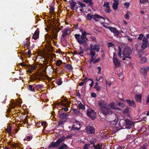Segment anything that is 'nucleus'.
I'll return each instance as SVG.
<instances>
[{
  "label": "nucleus",
  "mask_w": 149,
  "mask_h": 149,
  "mask_svg": "<svg viewBox=\"0 0 149 149\" xmlns=\"http://www.w3.org/2000/svg\"><path fill=\"white\" fill-rule=\"evenodd\" d=\"M87 35V33L86 31L82 32L81 35L78 34L74 35V37L77 40V42L80 45H84V47H85L87 44L86 40H88L86 36Z\"/></svg>",
  "instance_id": "nucleus-1"
},
{
  "label": "nucleus",
  "mask_w": 149,
  "mask_h": 149,
  "mask_svg": "<svg viewBox=\"0 0 149 149\" xmlns=\"http://www.w3.org/2000/svg\"><path fill=\"white\" fill-rule=\"evenodd\" d=\"M132 53L130 48L127 47H125L123 50L122 54L123 55V58H122L123 61L125 60L126 58H131L129 56Z\"/></svg>",
  "instance_id": "nucleus-2"
},
{
  "label": "nucleus",
  "mask_w": 149,
  "mask_h": 149,
  "mask_svg": "<svg viewBox=\"0 0 149 149\" xmlns=\"http://www.w3.org/2000/svg\"><path fill=\"white\" fill-rule=\"evenodd\" d=\"M64 136L61 137L57 140L56 142H51L49 147L53 148H57L60 145V143L64 140Z\"/></svg>",
  "instance_id": "nucleus-3"
},
{
  "label": "nucleus",
  "mask_w": 149,
  "mask_h": 149,
  "mask_svg": "<svg viewBox=\"0 0 149 149\" xmlns=\"http://www.w3.org/2000/svg\"><path fill=\"white\" fill-rule=\"evenodd\" d=\"M87 114L93 120L95 119L96 116V113L94 110L90 108L87 110Z\"/></svg>",
  "instance_id": "nucleus-4"
},
{
  "label": "nucleus",
  "mask_w": 149,
  "mask_h": 149,
  "mask_svg": "<svg viewBox=\"0 0 149 149\" xmlns=\"http://www.w3.org/2000/svg\"><path fill=\"white\" fill-rule=\"evenodd\" d=\"M71 32V30L70 28L65 29L62 31V34L61 36V39L64 40H65V37L67 35L69 36Z\"/></svg>",
  "instance_id": "nucleus-5"
},
{
  "label": "nucleus",
  "mask_w": 149,
  "mask_h": 149,
  "mask_svg": "<svg viewBox=\"0 0 149 149\" xmlns=\"http://www.w3.org/2000/svg\"><path fill=\"white\" fill-rule=\"evenodd\" d=\"M81 124L78 122L74 123V124L72 125L70 130L77 131L79 130L81 128Z\"/></svg>",
  "instance_id": "nucleus-6"
},
{
  "label": "nucleus",
  "mask_w": 149,
  "mask_h": 149,
  "mask_svg": "<svg viewBox=\"0 0 149 149\" xmlns=\"http://www.w3.org/2000/svg\"><path fill=\"white\" fill-rule=\"evenodd\" d=\"M124 125L127 128H130L133 126V123L130 120L126 119L124 120Z\"/></svg>",
  "instance_id": "nucleus-7"
},
{
  "label": "nucleus",
  "mask_w": 149,
  "mask_h": 149,
  "mask_svg": "<svg viewBox=\"0 0 149 149\" xmlns=\"http://www.w3.org/2000/svg\"><path fill=\"white\" fill-rule=\"evenodd\" d=\"M101 111L105 115H109L113 113V112L111 109L107 107L102 109Z\"/></svg>",
  "instance_id": "nucleus-8"
},
{
  "label": "nucleus",
  "mask_w": 149,
  "mask_h": 149,
  "mask_svg": "<svg viewBox=\"0 0 149 149\" xmlns=\"http://www.w3.org/2000/svg\"><path fill=\"white\" fill-rule=\"evenodd\" d=\"M113 60L115 68L119 67L120 65V62L116 57L115 53H113Z\"/></svg>",
  "instance_id": "nucleus-9"
},
{
  "label": "nucleus",
  "mask_w": 149,
  "mask_h": 149,
  "mask_svg": "<svg viewBox=\"0 0 149 149\" xmlns=\"http://www.w3.org/2000/svg\"><path fill=\"white\" fill-rule=\"evenodd\" d=\"M85 130L86 132L89 134H94L95 132L94 128L90 125L87 126L86 127Z\"/></svg>",
  "instance_id": "nucleus-10"
},
{
  "label": "nucleus",
  "mask_w": 149,
  "mask_h": 149,
  "mask_svg": "<svg viewBox=\"0 0 149 149\" xmlns=\"http://www.w3.org/2000/svg\"><path fill=\"white\" fill-rule=\"evenodd\" d=\"M149 71V67L148 66H147L146 67H143L141 68L140 70L141 74L145 76H146L147 72Z\"/></svg>",
  "instance_id": "nucleus-11"
},
{
  "label": "nucleus",
  "mask_w": 149,
  "mask_h": 149,
  "mask_svg": "<svg viewBox=\"0 0 149 149\" xmlns=\"http://www.w3.org/2000/svg\"><path fill=\"white\" fill-rule=\"evenodd\" d=\"M105 27L109 29L111 32H113L114 33L116 34L117 36H118L121 33V32L119 31L116 28L112 27L111 26L107 27L106 26H105Z\"/></svg>",
  "instance_id": "nucleus-12"
},
{
  "label": "nucleus",
  "mask_w": 149,
  "mask_h": 149,
  "mask_svg": "<svg viewBox=\"0 0 149 149\" xmlns=\"http://www.w3.org/2000/svg\"><path fill=\"white\" fill-rule=\"evenodd\" d=\"M99 106L100 107L101 111L106 107L107 105L106 102L103 100H101L99 101L98 103Z\"/></svg>",
  "instance_id": "nucleus-13"
},
{
  "label": "nucleus",
  "mask_w": 149,
  "mask_h": 149,
  "mask_svg": "<svg viewBox=\"0 0 149 149\" xmlns=\"http://www.w3.org/2000/svg\"><path fill=\"white\" fill-rule=\"evenodd\" d=\"M68 117V115L67 113H62L60 115V119L63 120L64 122L66 121Z\"/></svg>",
  "instance_id": "nucleus-14"
},
{
  "label": "nucleus",
  "mask_w": 149,
  "mask_h": 149,
  "mask_svg": "<svg viewBox=\"0 0 149 149\" xmlns=\"http://www.w3.org/2000/svg\"><path fill=\"white\" fill-rule=\"evenodd\" d=\"M115 105V102H113L109 104L108 106L109 107H110L112 109L116 110L119 111H121V109H120L117 107Z\"/></svg>",
  "instance_id": "nucleus-15"
},
{
  "label": "nucleus",
  "mask_w": 149,
  "mask_h": 149,
  "mask_svg": "<svg viewBox=\"0 0 149 149\" xmlns=\"http://www.w3.org/2000/svg\"><path fill=\"white\" fill-rule=\"evenodd\" d=\"M93 19L96 22H98L99 21V19H104V18L102 16H100L97 14H95L94 15H93Z\"/></svg>",
  "instance_id": "nucleus-16"
},
{
  "label": "nucleus",
  "mask_w": 149,
  "mask_h": 149,
  "mask_svg": "<svg viewBox=\"0 0 149 149\" xmlns=\"http://www.w3.org/2000/svg\"><path fill=\"white\" fill-rule=\"evenodd\" d=\"M125 101L127 103L129 106L133 107L134 108L136 107V104L134 101H131L128 99L126 100Z\"/></svg>",
  "instance_id": "nucleus-17"
},
{
  "label": "nucleus",
  "mask_w": 149,
  "mask_h": 149,
  "mask_svg": "<svg viewBox=\"0 0 149 149\" xmlns=\"http://www.w3.org/2000/svg\"><path fill=\"white\" fill-rule=\"evenodd\" d=\"M142 96L141 94L138 95L136 94L135 95V98L137 102L141 103L142 102Z\"/></svg>",
  "instance_id": "nucleus-18"
},
{
  "label": "nucleus",
  "mask_w": 149,
  "mask_h": 149,
  "mask_svg": "<svg viewBox=\"0 0 149 149\" xmlns=\"http://www.w3.org/2000/svg\"><path fill=\"white\" fill-rule=\"evenodd\" d=\"M39 30L37 29L33 36V38L34 40L37 39L39 37Z\"/></svg>",
  "instance_id": "nucleus-19"
},
{
  "label": "nucleus",
  "mask_w": 149,
  "mask_h": 149,
  "mask_svg": "<svg viewBox=\"0 0 149 149\" xmlns=\"http://www.w3.org/2000/svg\"><path fill=\"white\" fill-rule=\"evenodd\" d=\"M114 1H115V2L113 3L112 5V7L114 10H116L117 9L119 4L118 0H114Z\"/></svg>",
  "instance_id": "nucleus-20"
},
{
  "label": "nucleus",
  "mask_w": 149,
  "mask_h": 149,
  "mask_svg": "<svg viewBox=\"0 0 149 149\" xmlns=\"http://www.w3.org/2000/svg\"><path fill=\"white\" fill-rule=\"evenodd\" d=\"M82 2L89 3V6L91 7L92 6L93 4L92 0H83Z\"/></svg>",
  "instance_id": "nucleus-21"
},
{
  "label": "nucleus",
  "mask_w": 149,
  "mask_h": 149,
  "mask_svg": "<svg viewBox=\"0 0 149 149\" xmlns=\"http://www.w3.org/2000/svg\"><path fill=\"white\" fill-rule=\"evenodd\" d=\"M100 49L99 45L98 44H95L94 45L93 51H95L97 52H99Z\"/></svg>",
  "instance_id": "nucleus-22"
},
{
  "label": "nucleus",
  "mask_w": 149,
  "mask_h": 149,
  "mask_svg": "<svg viewBox=\"0 0 149 149\" xmlns=\"http://www.w3.org/2000/svg\"><path fill=\"white\" fill-rule=\"evenodd\" d=\"M35 68L36 66L35 65H32L31 66L30 68H29L28 72L29 73H31L35 69Z\"/></svg>",
  "instance_id": "nucleus-23"
},
{
  "label": "nucleus",
  "mask_w": 149,
  "mask_h": 149,
  "mask_svg": "<svg viewBox=\"0 0 149 149\" xmlns=\"http://www.w3.org/2000/svg\"><path fill=\"white\" fill-rule=\"evenodd\" d=\"M27 88L29 91H33L35 92V89L34 88L32 87V86H31V85H29L27 86Z\"/></svg>",
  "instance_id": "nucleus-24"
},
{
  "label": "nucleus",
  "mask_w": 149,
  "mask_h": 149,
  "mask_svg": "<svg viewBox=\"0 0 149 149\" xmlns=\"http://www.w3.org/2000/svg\"><path fill=\"white\" fill-rule=\"evenodd\" d=\"M129 112L130 111L129 109L127 107L124 110L123 113L125 115L127 116L129 115Z\"/></svg>",
  "instance_id": "nucleus-25"
},
{
  "label": "nucleus",
  "mask_w": 149,
  "mask_h": 149,
  "mask_svg": "<svg viewBox=\"0 0 149 149\" xmlns=\"http://www.w3.org/2000/svg\"><path fill=\"white\" fill-rule=\"evenodd\" d=\"M61 79V78H59L56 80V82L58 85H60L62 84L63 82Z\"/></svg>",
  "instance_id": "nucleus-26"
},
{
  "label": "nucleus",
  "mask_w": 149,
  "mask_h": 149,
  "mask_svg": "<svg viewBox=\"0 0 149 149\" xmlns=\"http://www.w3.org/2000/svg\"><path fill=\"white\" fill-rule=\"evenodd\" d=\"M141 58L140 60V62L141 63H144L147 61V58L146 57H142L141 56H140Z\"/></svg>",
  "instance_id": "nucleus-27"
},
{
  "label": "nucleus",
  "mask_w": 149,
  "mask_h": 149,
  "mask_svg": "<svg viewBox=\"0 0 149 149\" xmlns=\"http://www.w3.org/2000/svg\"><path fill=\"white\" fill-rule=\"evenodd\" d=\"M76 3L75 2H74V3H70V5L71 6L70 9L72 10H74V7L76 6Z\"/></svg>",
  "instance_id": "nucleus-28"
},
{
  "label": "nucleus",
  "mask_w": 149,
  "mask_h": 149,
  "mask_svg": "<svg viewBox=\"0 0 149 149\" xmlns=\"http://www.w3.org/2000/svg\"><path fill=\"white\" fill-rule=\"evenodd\" d=\"M73 112L76 115H77L80 113V111L79 109H72Z\"/></svg>",
  "instance_id": "nucleus-29"
},
{
  "label": "nucleus",
  "mask_w": 149,
  "mask_h": 149,
  "mask_svg": "<svg viewBox=\"0 0 149 149\" xmlns=\"http://www.w3.org/2000/svg\"><path fill=\"white\" fill-rule=\"evenodd\" d=\"M130 13V12L129 11H127L126 15H125V17L127 19H129L130 18L129 15Z\"/></svg>",
  "instance_id": "nucleus-30"
},
{
  "label": "nucleus",
  "mask_w": 149,
  "mask_h": 149,
  "mask_svg": "<svg viewBox=\"0 0 149 149\" xmlns=\"http://www.w3.org/2000/svg\"><path fill=\"white\" fill-rule=\"evenodd\" d=\"M118 56L120 58H121V53H122V50L120 46H118Z\"/></svg>",
  "instance_id": "nucleus-31"
},
{
  "label": "nucleus",
  "mask_w": 149,
  "mask_h": 149,
  "mask_svg": "<svg viewBox=\"0 0 149 149\" xmlns=\"http://www.w3.org/2000/svg\"><path fill=\"white\" fill-rule=\"evenodd\" d=\"M87 19V20H91L92 18H93V15H91V14L88 13L86 16Z\"/></svg>",
  "instance_id": "nucleus-32"
},
{
  "label": "nucleus",
  "mask_w": 149,
  "mask_h": 149,
  "mask_svg": "<svg viewBox=\"0 0 149 149\" xmlns=\"http://www.w3.org/2000/svg\"><path fill=\"white\" fill-rule=\"evenodd\" d=\"M67 145L65 144H63L58 149H67Z\"/></svg>",
  "instance_id": "nucleus-33"
},
{
  "label": "nucleus",
  "mask_w": 149,
  "mask_h": 149,
  "mask_svg": "<svg viewBox=\"0 0 149 149\" xmlns=\"http://www.w3.org/2000/svg\"><path fill=\"white\" fill-rule=\"evenodd\" d=\"M30 40V37L27 38L26 39V41L27 43H26L25 44H24V45L25 46H27V47L28 48H29V44L30 42H29V41Z\"/></svg>",
  "instance_id": "nucleus-34"
},
{
  "label": "nucleus",
  "mask_w": 149,
  "mask_h": 149,
  "mask_svg": "<svg viewBox=\"0 0 149 149\" xmlns=\"http://www.w3.org/2000/svg\"><path fill=\"white\" fill-rule=\"evenodd\" d=\"M147 43H143L141 46L142 49L144 50L147 47Z\"/></svg>",
  "instance_id": "nucleus-35"
},
{
  "label": "nucleus",
  "mask_w": 149,
  "mask_h": 149,
  "mask_svg": "<svg viewBox=\"0 0 149 149\" xmlns=\"http://www.w3.org/2000/svg\"><path fill=\"white\" fill-rule=\"evenodd\" d=\"M78 107L80 109H84L85 108L84 105L81 103H80L79 104Z\"/></svg>",
  "instance_id": "nucleus-36"
},
{
  "label": "nucleus",
  "mask_w": 149,
  "mask_h": 149,
  "mask_svg": "<svg viewBox=\"0 0 149 149\" xmlns=\"http://www.w3.org/2000/svg\"><path fill=\"white\" fill-rule=\"evenodd\" d=\"M109 3L104 1V4L103 7H106V8L110 7L109 6Z\"/></svg>",
  "instance_id": "nucleus-37"
},
{
  "label": "nucleus",
  "mask_w": 149,
  "mask_h": 149,
  "mask_svg": "<svg viewBox=\"0 0 149 149\" xmlns=\"http://www.w3.org/2000/svg\"><path fill=\"white\" fill-rule=\"evenodd\" d=\"M56 62V65L57 66H60L62 63V61L60 60L57 61Z\"/></svg>",
  "instance_id": "nucleus-38"
},
{
  "label": "nucleus",
  "mask_w": 149,
  "mask_h": 149,
  "mask_svg": "<svg viewBox=\"0 0 149 149\" xmlns=\"http://www.w3.org/2000/svg\"><path fill=\"white\" fill-rule=\"evenodd\" d=\"M117 104L122 107H124L125 106L124 104L121 102H119Z\"/></svg>",
  "instance_id": "nucleus-39"
},
{
  "label": "nucleus",
  "mask_w": 149,
  "mask_h": 149,
  "mask_svg": "<svg viewBox=\"0 0 149 149\" xmlns=\"http://www.w3.org/2000/svg\"><path fill=\"white\" fill-rule=\"evenodd\" d=\"M78 3L79 4L80 6V7L82 8H83L84 7H85L86 6V5L84 3L80 2L79 1H78Z\"/></svg>",
  "instance_id": "nucleus-40"
},
{
  "label": "nucleus",
  "mask_w": 149,
  "mask_h": 149,
  "mask_svg": "<svg viewBox=\"0 0 149 149\" xmlns=\"http://www.w3.org/2000/svg\"><path fill=\"white\" fill-rule=\"evenodd\" d=\"M148 147V144L147 143H145L144 145L141 146V149H146Z\"/></svg>",
  "instance_id": "nucleus-41"
},
{
  "label": "nucleus",
  "mask_w": 149,
  "mask_h": 149,
  "mask_svg": "<svg viewBox=\"0 0 149 149\" xmlns=\"http://www.w3.org/2000/svg\"><path fill=\"white\" fill-rule=\"evenodd\" d=\"M90 144L89 143L85 144L84 147V149H88Z\"/></svg>",
  "instance_id": "nucleus-42"
},
{
  "label": "nucleus",
  "mask_w": 149,
  "mask_h": 149,
  "mask_svg": "<svg viewBox=\"0 0 149 149\" xmlns=\"http://www.w3.org/2000/svg\"><path fill=\"white\" fill-rule=\"evenodd\" d=\"M65 67L68 69H72V67L69 64H67L65 65Z\"/></svg>",
  "instance_id": "nucleus-43"
},
{
  "label": "nucleus",
  "mask_w": 149,
  "mask_h": 149,
  "mask_svg": "<svg viewBox=\"0 0 149 149\" xmlns=\"http://www.w3.org/2000/svg\"><path fill=\"white\" fill-rule=\"evenodd\" d=\"M96 146L97 149H102V145L100 143H98L97 145H96Z\"/></svg>",
  "instance_id": "nucleus-44"
},
{
  "label": "nucleus",
  "mask_w": 149,
  "mask_h": 149,
  "mask_svg": "<svg viewBox=\"0 0 149 149\" xmlns=\"http://www.w3.org/2000/svg\"><path fill=\"white\" fill-rule=\"evenodd\" d=\"M52 36L54 39H56L57 38V35L55 32L53 33Z\"/></svg>",
  "instance_id": "nucleus-45"
},
{
  "label": "nucleus",
  "mask_w": 149,
  "mask_h": 149,
  "mask_svg": "<svg viewBox=\"0 0 149 149\" xmlns=\"http://www.w3.org/2000/svg\"><path fill=\"white\" fill-rule=\"evenodd\" d=\"M105 11L106 13H109L111 11L110 10V7L106 8V9H105Z\"/></svg>",
  "instance_id": "nucleus-46"
},
{
  "label": "nucleus",
  "mask_w": 149,
  "mask_h": 149,
  "mask_svg": "<svg viewBox=\"0 0 149 149\" xmlns=\"http://www.w3.org/2000/svg\"><path fill=\"white\" fill-rule=\"evenodd\" d=\"M100 59L101 58H98L97 59L95 60L94 61H93V63H96L97 62H99L100 61Z\"/></svg>",
  "instance_id": "nucleus-47"
},
{
  "label": "nucleus",
  "mask_w": 149,
  "mask_h": 149,
  "mask_svg": "<svg viewBox=\"0 0 149 149\" xmlns=\"http://www.w3.org/2000/svg\"><path fill=\"white\" fill-rule=\"evenodd\" d=\"M42 87V86L39 84L36 85V89H41Z\"/></svg>",
  "instance_id": "nucleus-48"
},
{
  "label": "nucleus",
  "mask_w": 149,
  "mask_h": 149,
  "mask_svg": "<svg viewBox=\"0 0 149 149\" xmlns=\"http://www.w3.org/2000/svg\"><path fill=\"white\" fill-rule=\"evenodd\" d=\"M107 44L108 45V47H112L114 45L113 43L111 42H108Z\"/></svg>",
  "instance_id": "nucleus-49"
},
{
  "label": "nucleus",
  "mask_w": 149,
  "mask_h": 149,
  "mask_svg": "<svg viewBox=\"0 0 149 149\" xmlns=\"http://www.w3.org/2000/svg\"><path fill=\"white\" fill-rule=\"evenodd\" d=\"M124 146H121L119 145H117L116 146L117 149H124Z\"/></svg>",
  "instance_id": "nucleus-50"
},
{
  "label": "nucleus",
  "mask_w": 149,
  "mask_h": 149,
  "mask_svg": "<svg viewBox=\"0 0 149 149\" xmlns=\"http://www.w3.org/2000/svg\"><path fill=\"white\" fill-rule=\"evenodd\" d=\"M124 5L126 8H127L130 6V4L129 2H125Z\"/></svg>",
  "instance_id": "nucleus-51"
},
{
  "label": "nucleus",
  "mask_w": 149,
  "mask_h": 149,
  "mask_svg": "<svg viewBox=\"0 0 149 149\" xmlns=\"http://www.w3.org/2000/svg\"><path fill=\"white\" fill-rule=\"evenodd\" d=\"M64 121L63 120H60L58 122V124L60 126H61V125H63V122Z\"/></svg>",
  "instance_id": "nucleus-52"
},
{
  "label": "nucleus",
  "mask_w": 149,
  "mask_h": 149,
  "mask_svg": "<svg viewBox=\"0 0 149 149\" xmlns=\"http://www.w3.org/2000/svg\"><path fill=\"white\" fill-rule=\"evenodd\" d=\"M143 37V34H141L139 35V36L138 37L137 39L139 40H141Z\"/></svg>",
  "instance_id": "nucleus-53"
},
{
  "label": "nucleus",
  "mask_w": 149,
  "mask_h": 149,
  "mask_svg": "<svg viewBox=\"0 0 149 149\" xmlns=\"http://www.w3.org/2000/svg\"><path fill=\"white\" fill-rule=\"evenodd\" d=\"M94 88L97 91H100L101 89L100 87V86H95Z\"/></svg>",
  "instance_id": "nucleus-54"
},
{
  "label": "nucleus",
  "mask_w": 149,
  "mask_h": 149,
  "mask_svg": "<svg viewBox=\"0 0 149 149\" xmlns=\"http://www.w3.org/2000/svg\"><path fill=\"white\" fill-rule=\"evenodd\" d=\"M143 41L144 42V43H148V40L147 38L146 37L143 38Z\"/></svg>",
  "instance_id": "nucleus-55"
},
{
  "label": "nucleus",
  "mask_w": 149,
  "mask_h": 149,
  "mask_svg": "<svg viewBox=\"0 0 149 149\" xmlns=\"http://www.w3.org/2000/svg\"><path fill=\"white\" fill-rule=\"evenodd\" d=\"M95 53L94 52L92 51H91V52H90V54H89V55L91 56H95Z\"/></svg>",
  "instance_id": "nucleus-56"
},
{
  "label": "nucleus",
  "mask_w": 149,
  "mask_h": 149,
  "mask_svg": "<svg viewBox=\"0 0 149 149\" xmlns=\"http://www.w3.org/2000/svg\"><path fill=\"white\" fill-rule=\"evenodd\" d=\"M32 138V137H31L30 136H27L26 137V139L25 138L24 139V140H28V141H29V140H31Z\"/></svg>",
  "instance_id": "nucleus-57"
},
{
  "label": "nucleus",
  "mask_w": 149,
  "mask_h": 149,
  "mask_svg": "<svg viewBox=\"0 0 149 149\" xmlns=\"http://www.w3.org/2000/svg\"><path fill=\"white\" fill-rule=\"evenodd\" d=\"M90 50L91 51H93L94 49V46L92 44H91L90 45Z\"/></svg>",
  "instance_id": "nucleus-58"
},
{
  "label": "nucleus",
  "mask_w": 149,
  "mask_h": 149,
  "mask_svg": "<svg viewBox=\"0 0 149 149\" xmlns=\"http://www.w3.org/2000/svg\"><path fill=\"white\" fill-rule=\"evenodd\" d=\"M91 96L93 97H97V95L94 92L92 93L91 94Z\"/></svg>",
  "instance_id": "nucleus-59"
},
{
  "label": "nucleus",
  "mask_w": 149,
  "mask_h": 149,
  "mask_svg": "<svg viewBox=\"0 0 149 149\" xmlns=\"http://www.w3.org/2000/svg\"><path fill=\"white\" fill-rule=\"evenodd\" d=\"M11 128L10 127H9L8 128V129L7 130V132L9 134H10L11 133Z\"/></svg>",
  "instance_id": "nucleus-60"
},
{
  "label": "nucleus",
  "mask_w": 149,
  "mask_h": 149,
  "mask_svg": "<svg viewBox=\"0 0 149 149\" xmlns=\"http://www.w3.org/2000/svg\"><path fill=\"white\" fill-rule=\"evenodd\" d=\"M47 125V123L46 122H41V125L42 126H46Z\"/></svg>",
  "instance_id": "nucleus-61"
},
{
  "label": "nucleus",
  "mask_w": 149,
  "mask_h": 149,
  "mask_svg": "<svg viewBox=\"0 0 149 149\" xmlns=\"http://www.w3.org/2000/svg\"><path fill=\"white\" fill-rule=\"evenodd\" d=\"M146 103L147 104H149V95H148L147 97Z\"/></svg>",
  "instance_id": "nucleus-62"
},
{
  "label": "nucleus",
  "mask_w": 149,
  "mask_h": 149,
  "mask_svg": "<svg viewBox=\"0 0 149 149\" xmlns=\"http://www.w3.org/2000/svg\"><path fill=\"white\" fill-rule=\"evenodd\" d=\"M1 102L3 104H4L6 102V99L5 98H3V99H1Z\"/></svg>",
  "instance_id": "nucleus-63"
},
{
  "label": "nucleus",
  "mask_w": 149,
  "mask_h": 149,
  "mask_svg": "<svg viewBox=\"0 0 149 149\" xmlns=\"http://www.w3.org/2000/svg\"><path fill=\"white\" fill-rule=\"evenodd\" d=\"M62 109L64 110L65 111H68V109L67 107H63L62 108Z\"/></svg>",
  "instance_id": "nucleus-64"
}]
</instances>
